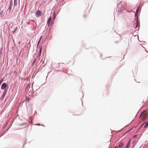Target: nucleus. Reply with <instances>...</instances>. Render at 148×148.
I'll use <instances>...</instances> for the list:
<instances>
[{
	"instance_id": "obj_1",
	"label": "nucleus",
	"mask_w": 148,
	"mask_h": 148,
	"mask_svg": "<svg viewBox=\"0 0 148 148\" xmlns=\"http://www.w3.org/2000/svg\"><path fill=\"white\" fill-rule=\"evenodd\" d=\"M146 110L144 111L141 114L140 118L143 120L145 119L146 118L147 114L145 113Z\"/></svg>"
},
{
	"instance_id": "obj_2",
	"label": "nucleus",
	"mask_w": 148,
	"mask_h": 148,
	"mask_svg": "<svg viewBox=\"0 0 148 148\" xmlns=\"http://www.w3.org/2000/svg\"><path fill=\"white\" fill-rule=\"evenodd\" d=\"M13 5V3H10L9 5V7L8 8V9L7 10L6 13L8 14H9L11 10L12 9V5Z\"/></svg>"
},
{
	"instance_id": "obj_3",
	"label": "nucleus",
	"mask_w": 148,
	"mask_h": 148,
	"mask_svg": "<svg viewBox=\"0 0 148 148\" xmlns=\"http://www.w3.org/2000/svg\"><path fill=\"white\" fill-rule=\"evenodd\" d=\"M41 13L40 11L38 10L35 14V16L37 17H39L41 16Z\"/></svg>"
},
{
	"instance_id": "obj_4",
	"label": "nucleus",
	"mask_w": 148,
	"mask_h": 148,
	"mask_svg": "<svg viewBox=\"0 0 148 148\" xmlns=\"http://www.w3.org/2000/svg\"><path fill=\"white\" fill-rule=\"evenodd\" d=\"M7 92V90H5L3 92L2 95L1 96L0 99L1 100H2L4 98V97H5V94Z\"/></svg>"
},
{
	"instance_id": "obj_5",
	"label": "nucleus",
	"mask_w": 148,
	"mask_h": 148,
	"mask_svg": "<svg viewBox=\"0 0 148 148\" xmlns=\"http://www.w3.org/2000/svg\"><path fill=\"white\" fill-rule=\"evenodd\" d=\"M7 85L6 84L4 83L2 84L1 85V89L3 90L5 88L7 87Z\"/></svg>"
},
{
	"instance_id": "obj_6",
	"label": "nucleus",
	"mask_w": 148,
	"mask_h": 148,
	"mask_svg": "<svg viewBox=\"0 0 148 148\" xmlns=\"http://www.w3.org/2000/svg\"><path fill=\"white\" fill-rule=\"evenodd\" d=\"M52 20V18L51 16H50L49 18H48L47 21V24H48V25H49L50 24V23L51 22V20Z\"/></svg>"
},
{
	"instance_id": "obj_7",
	"label": "nucleus",
	"mask_w": 148,
	"mask_h": 148,
	"mask_svg": "<svg viewBox=\"0 0 148 148\" xmlns=\"http://www.w3.org/2000/svg\"><path fill=\"white\" fill-rule=\"evenodd\" d=\"M14 6H16L17 5V0H14Z\"/></svg>"
},
{
	"instance_id": "obj_8",
	"label": "nucleus",
	"mask_w": 148,
	"mask_h": 148,
	"mask_svg": "<svg viewBox=\"0 0 148 148\" xmlns=\"http://www.w3.org/2000/svg\"><path fill=\"white\" fill-rule=\"evenodd\" d=\"M3 10H2L0 11V17H2L3 15Z\"/></svg>"
},
{
	"instance_id": "obj_9",
	"label": "nucleus",
	"mask_w": 148,
	"mask_h": 148,
	"mask_svg": "<svg viewBox=\"0 0 148 148\" xmlns=\"http://www.w3.org/2000/svg\"><path fill=\"white\" fill-rule=\"evenodd\" d=\"M17 29V27H16L14 29V30L12 31V33H14L15 32H16V31Z\"/></svg>"
},
{
	"instance_id": "obj_10",
	"label": "nucleus",
	"mask_w": 148,
	"mask_h": 148,
	"mask_svg": "<svg viewBox=\"0 0 148 148\" xmlns=\"http://www.w3.org/2000/svg\"><path fill=\"white\" fill-rule=\"evenodd\" d=\"M130 141H129V142L127 144V145L125 148H128L129 147L130 145Z\"/></svg>"
},
{
	"instance_id": "obj_11",
	"label": "nucleus",
	"mask_w": 148,
	"mask_h": 148,
	"mask_svg": "<svg viewBox=\"0 0 148 148\" xmlns=\"http://www.w3.org/2000/svg\"><path fill=\"white\" fill-rule=\"evenodd\" d=\"M139 9V6H138L136 10V13H138Z\"/></svg>"
},
{
	"instance_id": "obj_12",
	"label": "nucleus",
	"mask_w": 148,
	"mask_h": 148,
	"mask_svg": "<svg viewBox=\"0 0 148 148\" xmlns=\"http://www.w3.org/2000/svg\"><path fill=\"white\" fill-rule=\"evenodd\" d=\"M148 125V122L147 123H146L144 126V127L145 128Z\"/></svg>"
},
{
	"instance_id": "obj_13",
	"label": "nucleus",
	"mask_w": 148,
	"mask_h": 148,
	"mask_svg": "<svg viewBox=\"0 0 148 148\" xmlns=\"http://www.w3.org/2000/svg\"><path fill=\"white\" fill-rule=\"evenodd\" d=\"M56 17V16L55 15V14H53V20H54L55 19Z\"/></svg>"
},
{
	"instance_id": "obj_14",
	"label": "nucleus",
	"mask_w": 148,
	"mask_h": 148,
	"mask_svg": "<svg viewBox=\"0 0 148 148\" xmlns=\"http://www.w3.org/2000/svg\"><path fill=\"white\" fill-rule=\"evenodd\" d=\"M139 23L138 21H136V24L139 25Z\"/></svg>"
},
{
	"instance_id": "obj_15",
	"label": "nucleus",
	"mask_w": 148,
	"mask_h": 148,
	"mask_svg": "<svg viewBox=\"0 0 148 148\" xmlns=\"http://www.w3.org/2000/svg\"><path fill=\"white\" fill-rule=\"evenodd\" d=\"M137 13H136L135 14V17H138V15H137Z\"/></svg>"
},
{
	"instance_id": "obj_16",
	"label": "nucleus",
	"mask_w": 148,
	"mask_h": 148,
	"mask_svg": "<svg viewBox=\"0 0 148 148\" xmlns=\"http://www.w3.org/2000/svg\"><path fill=\"white\" fill-rule=\"evenodd\" d=\"M42 36H41L40 37V39H39V41H40V40H41V39H42Z\"/></svg>"
},
{
	"instance_id": "obj_17",
	"label": "nucleus",
	"mask_w": 148,
	"mask_h": 148,
	"mask_svg": "<svg viewBox=\"0 0 148 148\" xmlns=\"http://www.w3.org/2000/svg\"><path fill=\"white\" fill-rule=\"evenodd\" d=\"M36 61V59H35L34 60L33 64H34V63H35Z\"/></svg>"
},
{
	"instance_id": "obj_18",
	"label": "nucleus",
	"mask_w": 148,
	"mask_h": 148,
	"mask_svg": "<svg viewBox=\"0 0 148 148\" xmlns=\"http://www.w3.org/2000/svg\"><path fill=\"white\" fill-rule=\"evenodd\" d=\"M138 25H138V24H136V26H135V28H136L138 26Z\"/></svg>"
},
{
	"instance_id": "obj_19",
	"label": "nucleus",
	"mask_w": 148,
	"mask_h": 148,
	"mask_svg": "<svg viewBox=\"0 0 148 148\" xmlns=\"http://www.w3.org/2000/svg\"><path fill=\"white\" fill-rule=\"evenodd\" d=\"M10 3H13V1H12V0H10Z\"/></svg>"
},
{
	"instance_id": "obj_20",
	"label": "nucleus",
	"mask_w": 148,
	"mask_h": 148,
	"mask_svg": "<svg viewBox=\"0 0 148 148\" xmlns=\"http://www.w3.org/2000/svg\"><path fill=\"white\" fill-rule=\"evenodd\" d=\"M138 17H136V21H138Z\"/></svg>"
},
{
	"instance_id": "obj_21",
	"label": "nucleus",
	"mask_w": 148,
	"mask_h": 148,
	"mask_svg": "<svg viewBox=\"0 0 148 148\" xmlns=\"http://www.w3.org/2000/svg\"><path fill=\"white\" fill-rule=\"evenodd\" d=\"M137 137V135H135V136H134L133 137V138H134L135 137Z\"/></svg>"
},
{
	"instance_id": "obj_22",
	"label": "nucleus",
	"mask_w": 148,
	"mask_h": 148,
	"mask_svg": "<svg viewBox=\"0 0 148 148\" xmlns=\"http://www.w3.org/2000/svg\"><path fill=\"white\" fill-rule=\"evenodd\" d=\"M40 54L39 56H40V55L41 52V49H40Z\"/></svg>"
},
{
	"instance_id": "obj_23",
	"label": "nucleus",
	"mask_w": 148,
	"mask_h": 148,
	"mask_svg": "<svg viewBox=\"0 0 148 148\" xmlns=\"http://www.w3.org/2000/svg\"><path fill=\"white\" fill-rule=\"evenodd\" d=\"M27 100L28 101H29V98H28L27 99Z\"/></svg>"
},
{
	"instance_id": "obj_24",
	"label": "nucleus",
	"mask_w": 148,
	"mask_h": 148,
	"mask_svg": "<svg viewBox=\"0 0 148 148\" xmlns=\"http://www.w3.org/2000/svg\"><path fill=\"white\" fill-rule=\"evenodd\" d=\"M40 41H39V40H38V44L40 42Z\"/></svg>"
},
{
	"instance_id": "obj_25",
	"label": "nucleus",
	"mask_w": 148,
	"mask_h": 148,
	"mask_svg": "<svg viewBox=\"0 0 148 148\" xmlns=\"http://www.w3.org/2000/svg\"><path fill=\"white\" fill-rule=\"evenodd\" d=\"M18 44H20V42H18Z\"/></svg>"
},
{
	"instance_id": "obj_26",
	"label": "nucleus",
	"mask_w": 148,
	"mask_h": 148,
	"mask_svg": "<svg viewBox=\"0 0 148 148\" xmlns=\"http://www.w3.org/2000/svg\"><path fill=\"white\" fill-rule=\"evenodd\" d=\"M139 27H140V26H138V29H139Z\"/></svg>"
},
{
	"instance_id": "obj_27",
	"label": "nucleus",
	"mask_w": 148,
	"mask_h": 148,
	"mask_svg": "<svg viewBox=\"0 0 148 148\" xmlns=\"http://www.w3.org/2000/svg\"><path fill=\"white\" fill-rule=\"evenodd\" d=\"M37 125H40V124H37Z\"/></svg>"
}]
</instances>
